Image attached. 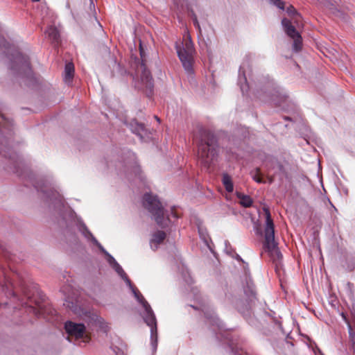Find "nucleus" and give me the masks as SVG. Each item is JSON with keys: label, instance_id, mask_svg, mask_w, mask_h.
I'll return each mask as SVG.
<instances>
[{"label": "nucleus", "instance_id": "6e6552de", "mask_svg": "<svg viewBox=\"0 0 355 355\" xmlns=\"http://www.w3.org/2000/svg\"><path fill=\"white\" fill-rule=\"evenodd\" d=\"M144 309L145 311L144 321L150 327L152 343L156 345L157 341V327L155 315L150 306L149 309L146 306Z\"/></svg>", "mask_w": 355, "mask_h": 355}, {"label": "nucleus", "instance_id": "cd10ccee", "mask_svg": "<svg viewBox=\"0 0 355 355\" xmlns=\"http://www.w3.org/2000/svg\"><path fill=\"white\" fill-rule=\"evenodd\" d=\"M250 292H251L252 296L255 295V292L252 289H251Z\"/></svg>", "mask_w": 355, "mask_h": 355}, {"label": "nucleus", "instance_id": "2f4dec72", "mask_svg": "<svg viewBox=\"0 0 355 355\" xmlns=\"http://www.w3.org/2000/svg\"><path fill=\"white\" fill-rule=\"evenodd\" d=\"M31 1L37 2V1H39L40 0H31Z\"/></svg>", "mask_w": 355, "mask_h": 355}, {"label": "nucleus", "instance_id": "20e7f679", "mask_svg": "<svg viewBox=\"0 0 355 355\" xmlns=\"http://www.w3.org/2000/svg\"><path fill=\"white\" fill-rule=\"evenodd\" d=\"M175 47L183 67L188 73H193L194 49L191 38L185 39L182 45L177 44Z\"/></svg>", "mask_w": 355, "mask_h": 355}, {"label": "nucleus", "instance_id": "1a4fd4ad", "mask_svg": "<svg viewBox=\"0 0 355 355\" xmlns=\"http://www.w3.org/2000/svg\"><path fill=\"white\" fill-rule=\"evenodd\" d=\"M35 306L30 305L31 311L37 317L46 318L48 314H53V310L47 306L43 298L40 301L34 300Z\"/></svg>", "mask_w": 355, "mask_h": 355}, {"label": "nucleus", "instance_id": "c85d7f7f", "mask_svg": "<svg viewBox=\"0 0 355 355\" xmlns=\"http://www.w3.org/2000/svg\"><path fill=\"white\" fill-rule=\"evenodd\" d=\"M155 119L157 121H159V122L160 121V119H159V118L158 116H155Z\"/></svg>", "mask_w": 355, "mask_h": 355}, {"label": "nucleus", "instance_id": "39448f33", "mask_svg": "<svg viewBox=\"0 0 355 355\" xmlns=\"http://www.w3.org/2000/svg\"><path fill=\"white\" fill-rule=\"evenodd\" d=\"M64 329L68 334V339L71 338L76 340H81L85 343L91 340V334L83 324L67 321L65 322Z\"/></svg>", "mask_w": 355, "mask_h": 355}, {"label": "nucleus", "instance_id": "b1692460", "mask_svg": "<svg viewBox=\"0 0 355 355\" xmlns=\"http://www.w3.org/2000/svg\"><path fill=\"white\" fill-rule=\"evenodd\" d=\"M274 176H268L267 180L269 184H272L274 182Z\"/></svg>", "mask_w": 355, "mask_h": 355}, {"label": "nucleus", "instance_id": "f03ea898", "mask_svg": "<svg viewBox=\"0 0 355 355\" xmlns=\"http://www.w3.org/2000/svg\"><path fill=\"white\" fill-rule=\"evenodd\" d=\"M263 211L266 215V225L263 232V248L268 254L272 262L275 263L276 267H278L281 265L282 254L275 239V225L270 211L268 208H264Z\"/></svg>", "mask_w": 355, "mask_h": 355}, {"label": "nucleus", "instance_id": "ddd939ff", "mask_svg": "<svg viewBox=\"0 0 355 355\" xmlns=\"http://www.w3.org/2000/svg\"><path fill=\"white\" fill-rule=\"evenodd\" d=\"M109 261L114 264L113 267L115 271L126 282L128 285H130L131 281L128 277L126 273L124 272L121 266L115 261V259L110 256Z\"/></svg>", "mask_w": 355, "mask_h": 355}, {"label": "nucleus", "instance_id": "6ab92c4d", "mask_svg": "<svg viewBox=\"0 0 355 355\" xmlns=\"http://www.w3.org/2000/svg\"><path fill=\"white\" fill-rule=\"evenodd\" d=\"M293 48L295 51H299L302 47V37L299 36L296 38L293 39Z\"/></svg>", "mask_w": 355, "mask_h": 355}, {"label": "nucleus", "instance_id": "7ed1b4c3", "mask_svg": "<svg viewBox=\"0 0 355 355\" xmlns=\"http://www.w3.org/2000/svg\"><path fill=\"white\" fill-rule=\"evenodd\" d=\"M143 205L154 216L157 224L161 227L166 225V220H169L168 217L164 218V209L157 199V196L150 193L144 194L143 197Z\"/></svg>", "mask_w": 355, "mask_h": 355}, {"label": "nucleus", "instance_id": "4be33fe9", "mask_svg": "<svg viewBox=\"0 0 355 355\" xmlns=\"http://www.w3.org/2000/svg\"><path fill=\"white\" fill-rule=\"evenodd\" d=\"M275 6H277L280 9H284V3L282 0H270Z\"/></svg>", "mask_w": 355, "mask_h": 355}, {"label": "nucleus", "instance_id": "7c9ffc66", "mask_svg": "<svg viewBox=\"0 0 355 355\" xmlns=\"http://www.w3.org/2000/svg\"><path fill=\"white\" fill-rule=\"evenodd\" d=\"M283 168V166L282 165H279V169H282Z\"/></svg>", "mask_w": 355, "mask_h": 355}, {"label": "nucleus", "instance_id": "f8f14e48", "mask_svg": "<svg viewBox=\"0 0 355 355\" xmlns=\"http://www.w3.org/2000/svg\"><path fill=\"white\" fill-rule=\"evenodd\" d=\"M46 33L47 34L49 39L54 45H58L60 44V37L57 28L55 26H51L46 30Z\"/></svg>", "mask_w": 355, "mask_h": 355}, {"label": "nucleus", "instance_id": "412c9836", "mask_svg": "<svg viewBox=\"0 0 355 355\" xmlns=\"http://www.w3.org/2000/svg\"><path fill=\"white\" fill-rule=\"evenodd\" d=\"M252 178L254 181H256L258 183H265L266 182L263 180V178L261 177V172L260 169L259 168H256V173L252 176Z\"/></svg>", "mask_w": 355, "mask_h": 355}, {"label": "nucleus", "instance_id": "c756f323", "mask_svg": "<svg viewBox=\"0 0 355 355\" xmlns=\"http://www.w3.org/2000/svg\"><path fill=\"white\" fill-rule=\"evenodd\" d=\"M28 299H29V300H30V302H32V301H33L32 297H29V296H28Z\"/></svg>", "mask_w": 355, "mask_h": 355}, {"label": "nucleus", "instance_id": "aec40b11", "mask_svg": "<svg viewBox=\"0 0 355 355\" xmlns=\"http://www.w3.org/2000/svg\"><path fill=\"white\" fill-rule=\"evenodd\" d=\"M137 127L133 130V132L141 135L145 131V126L143 123H135Z\"/></svg>", "mask_w": 355, "mask_h": 355}, {"label": "nucleus", "instance_id": "0eeeda50", "mask_svg": "<svg viewBox=\"0 0 355 355\" xmlns=\"http://www.w3.org/2000/svg\"><path fill=\"white\" fill-rule=\"evenodd\" d=\"M11 69L13 71H16L19 74L24 75L28 77L32 75L28 57L20 53H17L12 62Z\"/></svg>", "mask_w": 355, "mask_h": 355}, {"label": "nucleus", "instance_id": "dca6fc26", "mask_svg": "<svg viewBox=\"0 0 355 355\" xmlns=\"http://www.w3.org/2000/svg\"><path fill=\"white\" fill-rule=\"evenodd\" d=\"M74 74V66L71 62H68L64 68V79L66 82H70Z\"/></svg>", "mask_w": 355, "mask_h": 355}, {"label": "nucleus", "instance_id": "9b49d317", "mask_svg": "<svg viewBox=\"0 0 355 355\" xmlns=\"http://www.w3.org/2000/svg\"><path fill=\"white\" fill-rule=\"evenodd\" d=\"M282 25L285 28L286 34L292 39L296 38L297 37L301 36L300 33L296 31L294 26L292 25L290 20L284 19L282 20Z\"/></svg>", "mask_w": 355, "mask_h": 355}, {"label": "nucleus", "instance_id": "473e14b6", "mask_svg": "<svg viewBox=\"0 0 355 355\" xmlns=\"http://www.w3.org/2000/svg\"><path fill=\"white\" fill-rule=\"evenodd\" d=\"M140 54H141V58H142V57H143V55H142V51H141V52H140Z\"/></svg>", "mask_w": 355, "mask_h": 355}, {"label": "nucleus", "instance_id": "bb28decb", "mask_svg": "<svg viewBox=\"0 0 355 355\" xmlns=\"http://www.w3.org/2000/svg\"><path fill=\"white\" fill-rule=\"evenodd\" d=\"M171 214L173 215V216L174 218H178V216L173 208L171 209Z\"/></svg>", "mask_w": 355, "mask_h": 355}, {"label": "nucleus", "instance_id": "9d476101", "mask_svg": "<svg viewBox=\"0 0 355 355\" xmlns=\"http://www.w3.org/2000/svg\"><path fill=\"white\" fill-rule=\"evenodd\" d=\"M166 237V234L164 231L158 230L155 232L150 240V246L154 250H156L158 245L164 242Z\"/></svg>", "mask_w": 355, "mask_h": 355}, {"label": "nucleus", "instance_id": "f3484780", "mask_svg": "<svg viewBox=\"0 0 355 355\" xmlns=\"http://www.w3.org/2000/svg\"><path fill=\"white\" fill-rule=\"evenodd\" d=\"M237 197L240 199V203L244 207H250L252 204V200L248 196L238 193Z\"/></svg>", "mask_w": 355, "mask_h": 355}, {"label": "nucleus", "instance_id": "393cba45", "mask_svg": "<svg viewBox=\"0 0 355 355\" xmlns=\"http://www.w3.org/2000/svg\"><path fill=\"white\" fill-rule=\"evenodd\" d=\"M236 355H253L252 354H250L249 352H241L239 353V352H236Z\"/></svg>", "mask_w": 355, "mask_h": 355}, {"label": "nucleus", "instance_id": "f257e3e1", "mask_svg": "<svg viewBox=\"0 0 355 355\" xmlns=\"http://www.w3.org/2000/svg\"><path fill=\"white\" fill-rule=\"evenodd\" d=\"M198 147V157L201 164L209 168L218 155V144L214 134L207 129L199 128L193 135Z\"/></svg>", "mask_w": 355, "mask_h": 355}, {"label": "nucleus", "instance_id": "4468645a", "mask_svg": "<svg viewBox=\"0 0 355 355\" xmlns=\"http://www.w3.org/2000/svg\"><path fill=\"white\" fill-rule=\"evenodd\" d=\"M130 288L132 291V293H134V295L135 298L138 300V302L142 305L143 308L144 307H148L150 308V304L146 300L144 297L142 295V294L139 292V291L134 286H132L131 284L129 285Z\"/></svg>", "mask_w": 355, "mask_h": 355}, {"label": "nucleus", "instance_id": "72a5a7b5", "mask_svg": "<svg viewBox=\"0 0 355 355\" xmlns=\"http://www.w3.org/2000/svg\"><path fill=\"white\" fill-rule=\"evenodd\" d=\"M91 3H93V1H92V0H91Z\"/></svg>", "mask_w": 355, "mask_h": 355}, {"label": "nucleus", "instance_id": "a878e982", "mask_svg": "<svg viewBox=\"0 0 355 355\" xmlns=\"http://www.w3.org/2000/svg\"><path fill=\"white\" fill-rule=\"evenodd\" d=\"M193 24H194V25H195L198 28H199V29H200V25H199V23H198V19H197L196 17H195V18L193 19Z\"/></svg>", "mask_w": 355, "mask_h": 355}, {"label": "nucleus", "instance_id": "423d86ee", "mask_svg": "<svg viewBox=\"0 0 355 355\" xmlns=\"http://www.w3.org/2000/svg\"><path fill=\"white\" fill-rule=\"evenodd\" d=\"M135 76L137 78L139 76L140 78V83L138 80V83H135L137 87L139 89H144L145 87L146 89H151L153 86V78L143 60L137 67Z\"/></svg>", "mask_w": 355, "mask_h": 355}, {"label": "nucleus", "instance_id": "2eb2a0df", "mask_svg": "<svg viewBox=\"0 0 355 355\" xmlns=\"http://www.w3.org/2000/svg\"><path fill=\"white\" fill-rule=\"evenodd\" d=\"M222 182L223 186L225 187V190L228 193H231L233 191L234 185L232 178L227 173H224L222 178Z\"/></svg>", "mask_w": 355, "mask_h": 355}, {"label": "nucleus", "instance_id": "5701e85b", "mask_svg": "<svg viewBox=\"0 0 355 355\" xmlns=\"http://www.w3.org/2000/svg\"><path fill=\"white\" fill-rule=\"evenodd\" d=\"M347 289L350 291L352 294H353L354 292V284L351 282H348L347 284Z\"/></svg>", "mask_w": 355, "mask_h": 355}, {"label": "nucleus", "instance_id": "a211bd4d", "mask_svg": "<svg viewBox=\"0 0 355 355\" xmlns=\"http://www.w3.org/2000/svg\"><path fill=\"white\" fill-rule=\"evenodd\" d=\"M343 267L349 272L353 271L355 269V257H347Z\"/></svg>", "mask_w": 355, "mask_h": 355}]
</instances>
